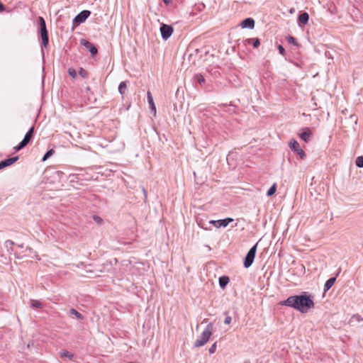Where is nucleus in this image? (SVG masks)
<instances>
[{"label": "nucleus", "mask_w": 363, "mask_h": 363, "mask_svg": "<svg viewBox=\"0 0 363 363\" xmlns=\"http://www.w3.org/2000/svg\"><path fill=\"white\" fill-rule=\"evenodd\" d=\"M246 42L248 44H252L255 48H258L260 45V41L259 38H248L246 40Z\"/></svg>", "instance_id": "nucleus-20"}, {"label": "nucleus", "mask_w": 363, "mask_h": 363, "mask_svg": "<svg viewBox=\"0 0 363 363\" xmlns=\"http://www.w3.org/2000/svg\"><path fill=\"white\" fill-rule=\"evenodd\" d=\"M16 246L17 249H16L14 250V254L16 256V257L18 259H20L24 256L30 255V254L26 253V252H31L33 250L32 248H30L29 247H26L25 250H22V249L23 248V245H16Z\"/></svg>", "instance_id": "nucleus-7"}, {"label": "nucleus", "mask_w": 363, "mask_h": 363, "mask_svg": "<svg viewBox=\"0 0 363 363\" xmlns=\"http://www.w3.org/2000/svg\"><path fill=\"white\" fill-rule=\"evenodd\" d=\"M281 305L292 308L301 313H307L314 307L313 296L307 292L288 297Z\"/></svg>", "instance_id": "nucleus-1"}, {"label": "nucleus", "mask_w": 363, "mask_h": 363, "mask_svg": "<svg viewBox=\"0 0 363 363\" xmlns=\"http://www.w3.org/2000/svg\"><path fill=\"white\" fill-rule=\"evenodd\" d=\"M229 277L227 276H222L219 278V286L220 288L224 289L229 283Z\"/></svg>", "instance_id": "nucleus-17"}, {"label": "nucleus", "mask_w": 363, "mask_h": 363, "mask_svg": "<svg viewBox=\"0 0 363 363\" xmlns=\"http://www.w3.org/2000/svg\"><path fill=\"white\" fill-rule=\"evenodd\" d=\"M126 89H127L126 82H121L119 84V86H118V91H119V93L122 96H123L125 94Z\"/></svg>", "instance_id": "nucleus-21"}, {"label": "nucleus", "mask_w": 363, "mask_h": 363, "mask_svg": "<svg viewBox=\"0 0 363 363\" xmlns=\"http://www.w3.org/2000/svg\"><path fill=\"white\" fill-rule=\"evenodd\" d=\"M257 244L252 247L245 256L244 259V267L245 268H249L252 264L257 252Z\"/></svg>", "instance_id": "nucleus-5"}, {"label": "nucleus", "mask_w": 363, "mask_h": 363, "mask_svg": "<svg viewBox=\"0 0 363 363\" xmlns=\"http://www.w3.org/2000/svg\"><path fill=\"white\" fill-rule=\"evenodd\" d=\"M210 223L213 224L215 226H216V225H217V223H216V220H211Z\"/></svg>", "instance_id": "nucleus-40"}, {"label": "nucleus", "mask_w": 363, "mask_h": 363, "mask_svg": "<svg viewBox=\"0 0 363 363\" xmlns=\"http://www.w3.org/2000/svg\"><path fill=\"white\" fill-rule=\"evenodd\" d=\"M143 192L145 198L146 199L147 198V191L144 188H143Z\"/></svg>", "instance_id": "nucleus-38"}, {"label": "nucleus", "mask_w": 363, "mask_h": 363, "mask_svg": "<svg viewBox=\"0 0 363 363\" xmlns=\"http://www.w3.org/2000/svg\"><path fill=\"white\" fill-rule=\"evenodd\" d=\"M278 50H279V53H280L281 55L285 56V55H286V51H285L284 48L282 45H278Z\"/></svg>", "instance_id": "nucleus-34"}, {"label": "nucleus", "mask_w": 363, "mask_h": 363, "mask_svg": "<svg viewBox=\"0 0 363 363\" xmlns=\"http://www.w3.org/2000/svg\"><path fill=\"white\" fill-rule=\"evenodd\" d=\"M241 26L242 28L253 29L255 27V21L252 18H247L242 21Z\"/></svg>", "instance_id": "nucleus-12"}, {"label": "nucleus", "mask_w": 363, "mask_h": 363, "mask_svg": "<svg viewBox=\"0 0 363 363\" xmlns=\"http://www.w3.org/2000/svg\"><path fill=\"white\" fill-rule=\"evenodd\" d=\"M80 43H81L82 45H83L84 47H85L86 49L89 50V51L90 52L91 55L92 57L95 56L98 53V49L96 48V47H95L89 41H88V40H86L85 39H82L81 41H80Z\"/></svg>", "instance_id": "nucleus-10"}, {"label": "nucleus", "mask_w": 363, "mask_h": 363, "mask_svg": "<svg viewBox=\"0 0 363 363\" xmlns=\"http://www.w3.org/2000/svg\"><path fill=\"white\" fill-rule=\"evenodd\" d=\"M231 321H232V318L229 315H227L224 320V323L228 325L231 323Z\"/></svg>", "instance_id": "nucleus-35"}, {"label": "nucleus", "mask_w": 363, "mask_h": 363, "mask_svg": "<svg viewBox=\"0 0 363 363\" xmlns=\"http://www.w3.org/2000/svg\"><path fill=\"white\" fill-rule=\"evenodd\" d=\"M163 1L165 4H169L170 3L171 0H163Z\"/></svg>", "instance_id": "nucleus-39"}, {"label": "nucleus", "mask_w": 363, "mask_h": 363, "mask_svg": "<svg viewBox=\"0 0 363 363\" xmlns=\"http://www.w3.org/2000/svg\"><path fill=\"white\" fill-rule=\"evenodd\" d=\"M160 33L162 39L166 40L172 35L173 28L172 26L163 23L160 26Z\"/></svg>", "instance_id": "nucleus-6"}, {"label": "nucleus", "mask_w": 363, "mask_h": 363, "mask_svg": "<svg viewBox=\"0 0 363 363\" xmlns=\"http://www.w3.org/2000/svg\"><path fill=\"white\" fill-rule=\"evenodd\" d=\"M128 363H134V362H128Z\"/></svg>", "instance_id": "nucleus-42"}, {"label": "nucleus", "mask_w": 363, "mask_h": 363, "mask_svg": "<svg viewBox=\"0 0 363 363\" xmlns=\"http://www.w3.org/2000/svg\"><path fill=\"white\" fill-rule=\"evenodd\" d=\"M15 245V244H14V242H13V241H11V240H7V241L6 242V247H9V245Z\"/></svg>", "instance_id": "nucleus-37"}, {"label": "nucleus", "mask_w": 363, "mask_h": 363, "mask_svg": "<svg viewBox=\"0 0 363 363\" xmlns=\"http://www.w3.org/2000/svg\"><path fill=\"white\" fill-rule=\"evenodd\" d=\"M216 347H217L216 342H215L209 348V350H208L209 353L210 354H213L216 352Z\"/></svg>", "instance_id": "nucleus-33"}, {"label": "nucleus", "mask_w": 363, "mask_h": 363, "mask_svg": "<svg viewBox=\"0 0 363 363\" xmlns=\"http://www.w3.org/2000/svg\"><path fill=\"white\" fill-rule=\"evenodd\" d=\"M319 108L317 103L316 102H314V108Z\"/></svg>", "instance_id": "nucleus-41"}, {"label": "nucleus", "mask_w": 363, "mask_h": 363, "mask_svg": "<svg viewBox=\"0 0 363 363\" xmlns=\"http://www.w3.org/2000/svg\"><path fill=\"white\" fill-rule=\"evenodd\" d=\"M309 20V15L306 12L302 13L298 16V22L301 24H307Z\"/></svg>", "instance_id": "nucleus-16"}, {"label": "nucleus", "mask_w": 363, "mask_h": 363, "mask_svg": "<svg viewBox=\"0 0 363 363\" xmlns=\"http://www.w3.org/2000/svg\"><path fill=\"white\" fill-rule=\"evenodd\" d=\"M233 221V219L230 218L218 220H216V223H217V225H216V228L226 227L230 223H231Z\"/></svg>", "instance_id": "nucleus-14"}, {"label": "nucleus", "mask_w": 363, "mask_h": 363, "mask_svg": "<svg viewBox=\"0 0 363 363\" xmlns=\"http://www.w3.org/2000/svg\"><path fill=\"white\" fill-rule=\"evenodd\" d=\"M312 135V133L308 128L303 129L302 133L300 134V138L304 142L308 143Z\"/></svg>", "instance_id": "nucleus-13"}, {"label": "nucleus", "mask_w": 363, "mask_h": 363, "mask_svg": "<svg viewBox=\"0 0 363 363\" xmlns=\"http://www.w3.org/2000/svg\"><path fill=\"white\" fill-rule=\"evenodd\" d=\"M69 314L72 315H74L77 318V319H78V320H82L84 318V316L82 315V314L79 313L74 308H71L69 311Z\"/></svg>", "instance_id": "nucleus-22"}, {"label": "nucleus", "mask_w": 363, "mask_h": 363, "mask_svg": "<svg viewBox=\"0 0 363 363\" xmlns=\"http://www.w3.org/2000/svg\"><path fill=\"white\" fill-rule=\"evenodd\" d=\"M276 184H273L267 192L268 196H272L276 192Z\"/></svg>", "instance_id": "nucleus-27"}, {"label": "nucleus", "mask_w": 363, "mask_h": 363, "mask_svg": "<svg viewBox=\"0 0 363 363\" xmlns=\"http://www.w3.org/2000/svg\"><path fill=\"white\" fill-rule=\"evenodd\" d=\"M289 147H290L291 150L294 151L295 152H296L300 156V157L301 159L305 158V157H306L305 152L300 147V145L296 140H293L292 141H291V143L289 144Z\"/></svg>", "instance_id": "nucleus-9"}, {"label": "nucleus", "mask_w": 363, "mask_h": 363, "mask_svg": "<svg viewBox=\"0 0 363 363\" xmlns=\"http://www.w3.org/2000/svg\"><path fill=\"white\" fill-rule=\"evenodd\" d=\"M335 280L336 279L335 277H332L328 279L324 284V291H328L333 286V285L335 282Z\"/></svg>", "instance_id": "nucleus-18"}, {"label": "nucleus", "mask_w": 363, "mask_h": 363, "mask_svg": "<svg viewBox=\"0 0 363 363\" xmlns=\"http://www.w3.org/2000/svg\"><path fill=\"white\" fill-rule=\"evenodd\" d=\"M91 12L88 10H84L77 14L74 18L73 22L77 25L84 23L90 16Z\"/></svg>", "instance_id": "nucleus-8"}, {"label": "nucleus", "mask_w": 363, "mask_h": 363, "mask_svg": "<svg viewBox=\"0 0 363 363\" xmlns=\"http://www.w3.org/2000/svg\"><path fill=\"white\" fill-rule=\"evenodd\" d=\"M30 306L33 309H40L43 308V303L35 299L30 300Z\"/></svg>", "instance_id": "nucleus-19"}, {"label": "nucleus", "mask_w": 363, "mask_h": 363, "mask_svg": "<svg viewBox=\"0 0 363 363\" xmlns=\"http://www.w3.org/2000/svg\"><path fill=\"white\" fill-rule=\"evenodd\" d=\"M93 219L98 225H101L103 223V219L98 216H94Z\"/></svg>", "instance_id": "nucleus-31"}, {"label": "nucleus", "mask_w": 363, "mask_h": 363, "mask_svg": "<svg viewBox=\"0 0 363 363\" xmlns=\"http://www.w3.org/2000/svg\"><path fill=\"white\" fill-rule=\"evenodd\" d=\"M147 101H148V103L150 105V108L151 111L153 112L154 115H155L156 114V106L155 105L152 94L150 91H147Z\"/></svg>", "instance_id": "nucleus-15"}, {"label": "nucleus", "mask_w": 363, "mask_h": 363, "mask_svg": "<svg viewBox=\"0 0 363 363\" xmlns=\"http://www.w3.org/2000/svg\"><path fill=\"white\" fill-rule=\"evenodd\" d=\"M55 153V150L53 149H50L48 150L45 154L44 155L42 161L47 160L50 157H51Z\"/></svg>", "instance_id": "nucleus-24"}, {"label": "nucleus", "mask_w": 363, "mask_h": 363, "mask_svg": "<svg viewBox=\"0 0 363 363\" xmlns=\"http://www.w3.org/2000/svg\"><path fill=\"white\" fill-rule=\"evenodd\" d=\"M195 77L199 84H202L205 82V79L201 74H196Z\"/></svg>", "instance_id": "nucleus-32"}, {"label": "nucleus", "mask_w": 363, "mask_h": 363, "mask_svg": "<svg viewBox=\"0 0 363 363\" xmlns=\"http://www.w3.org/2000/svg\"><path fill=\"white\" fill-rule=\"evenodd\" d=\"M6 10L5 6L0 2V13L4 12Z\"/></svg>", "instance_id": "nucleus-36"}, {"label": "nucleus", "mask_w": 363, "mask_h": 363, "mask_svg": "<svg viewBox=\"0 0 363 363\" xmlns=\"http://www.w3.org/2000/svg\"><path fill=\"white\" fill-rule=\"evenodd\" d=\"M18 160V157H13L9 159H6L4 160H2L0 162V170L2 169L4 167H6L12 164H13L15 162H16Z\"/></svg>", "instance_id": "nucleus-11"}, {"label": "nucleus", "mask_w": 363, "mask_h": 363, "mask_svg": "<svg viewBox=\"0 0 363 363\" xmlns=\"http://www.w3.org/2000/svg\"><path fill=\"white\" fill-rule=\"evenodd\" d=\"M356 166L359 168L363 167V156H359L356 159L355 162Z\"/></svg>", "instance_id": "nucleus-25"}, {"label": "nucleus", "mask_w": 363, "mask_h": 363, "mask_svg": "<svg viewBox=\"0 0 363 363\" xmlns=\"http://www.w3.org/2000/svg\"><path fill=\"white\" fill-rule=\"evenodd\" d=\"M213 329V325L212 323H210L207 325L201 335L195 341L194 347H199L203 346L209 340L212 335Z\"/></svg>", "instance_id": "nucleus-2"}, {"label": "nucleus", "mask_w": 363, "mask_h": 363, "mask_svg": "<svg viewBox=\"0 0 363 363\" xmlns=\"http://www.w3.org/2000/svg\"><path fill=\"white\" fill-rule=\"evenodd\" d=\"M79 74L82 78H86V77H87L88 73H87L86 70H85L84 69L80 68V69L79 70Z\"/></svg>", "instance_id": "nucleus-30"}, {"label": "nucleus", "mask_w": 363, "mask_h": 363, "mask_svg": "<svg viewBox=\"0 0 363 363\" xmlns=\"http://www.w3.org/2000/svg\"><path fill=\"white\" fill-rule=\"evenodd\" d=\"M287 41H288V43H290V44H293V45H296V46H298V43L296 42V38H294V37H293V36H291V35H289V36L287 37Z\"/></svg>", "instance_id": "nucleus-26"}, {"label": "nucleus", "mask_w": 363, "mask_h": 363, "mask_svg": "<svg viewBox=\"0 0 363 363\" xmlns=\"http://www.w3.org/2000/svg\"><path fill=\"white\" fill-rule=\"evenodd\" d=\"M352 320H355L357 322H362L363 321V317H362L359 314H354L352 316Z\"/></svg>", "instance_id": "nucleus-28"}, {"label": "nucleus", "mask_w": 363, "mask_h": 363, "mask_svg": "<svg viewBox=\"0 0 363 363\" xmlns=\"http://www.w3.org/2000/svg\"><path fill=\"white\" fill-rule=\"evenodd\" d=\"M60 357H67L70 360H72L74 357V355L67 350L61 351L60 353Z\"/></svg>", "instance_id": "nucleus-23"}, {"label": "nucleus", "mask_w": 363, "mask_h": 363, "mask_svg": "<svg viewBox=\"0 0 363 363\" xmlns=\"http://www.w3.org/2000/svg\"><path fill=\"white\" fill-rule=\"evenodd\" d=\"M38 21L40 32V36L42 38V45L43 47L46 48L49 43V37L46 28L45 21L43 17L40 16L38 17Z\"/></svg>", "instance_id": "nucleus-3"}, {"label": "nucleus", "mask_w": 363, "mask_h": 363, "mask_svg": "<svg viewBox=\"0 0 363 363\" xmlns=\"http://www.w3.org/2000/svg\"><path fill=\"white\" fill-rule=\"evenodd\" d=\"M33 133H34V127L33 126L26 133L23 139L21 140V142L18 145L14 147L15 150L19 151L21 149H23V147H25L29 143L30 140L32 139Z\"/></svg>", "instance_id": "nucleus-4"}, {"label": "nucleus", "mask_w": 363, "mask_h": 363, "mask_svg": "<svg viewBox=\"0 0 363 363\" xmlns=\"http://www.w3.org/2000/svg\"><path fill=\"white\" fill-rule=\"evenodd\" d=\"M68 74L72 78H75L77 77V72L74 68H69Z\"/></svg>", "instance_id": "nucleus-29"}]
</instances>
